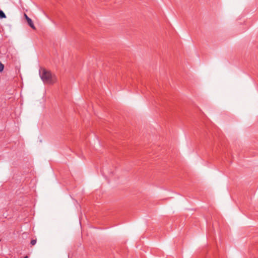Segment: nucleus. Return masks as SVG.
<instances>
[{"label": "nucleus", "instance_id": "f257e3e1", "mask_svg": "<svg viewBox=\"0 0 258 258\" xmlns=\"http://www.w3.org/2000/svg\"><path fill=\"white\" fill-rule=\"evenodd\" d=\"M39 74L41 79L44 83L53 84L56 81L55 76L52 75L49 71L45 69H41L39 71Z\"/></svg>", "mask_w": 258, "mask_h": 258}, {"label": "nucleus", "instance_id": "423d86ee", "mask_svg": "<svg viewBox=\"0 0 258 258\" xmlns=\"http://www.w3.org/2000/svg\"><path fill=\"white\" fill-rule=\"evenodd\" d=\"M24 258H28V256L26 255V256H24Z\"/></svg>", "mask_w": 258, "mask_h": 258}, {"label": "nucleus", "instance_id": "39448f33", "mask_svg": "<svg viewBox=\"0 0 258 258\" xmlns=\"http://www.w3.org/2000/svg\"><path fill=\"white\" fill-rule=\"evenodd\" d=\"M36 239H32L31 240L30 243L32 245H34L36 243Z\"/></svg>", "mask_w": 258, "mask_h": 258}, {"label": "nucleus", "instance_id": "7ed1b4c3", "mask_svg": "<svg viewBox=\"0 0 258 258\" xmlns=\"http://www.w3.org/2000/svg\"><path fill=\"white\" fill-rule=\"evenodd\" d=\"M6 18V16L5 15V14L4 13V12L1 10L0 9V18L1 19H3V18Z\"/></svg>", "mask_w": 258, "mask_h": 258}, {"label": "nucleus", "instance_id": "f03ea898", "mask_svg": "<svg viewBox=\"0 0 258 258\" xmlns=\"http://www.w3.org/2000/svg\"><path fill=\"white\" fill-rule=\"evenodd\" d=\"M26 20H27L29 25L33 29H35V27L33 24V23L32 20L28 17L26 14L24 15Z\"/></svg>", "mask_w": 258, "mask_h": 258}, {"label": "nucleus", "instance_id": "20e7f679", "mask_svg": "<svg viewBox=\"0 0 258 258\" xmlns=\"http://www.w3.org/2000/svg\"><path fill=\"white\" fill-rule=\"evenodd\" d=\"M4 69V65L0 61V72H3Z\"/></svg>", "mask_w": 258, "mask_h": 258}]
</instances>
